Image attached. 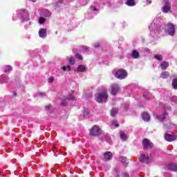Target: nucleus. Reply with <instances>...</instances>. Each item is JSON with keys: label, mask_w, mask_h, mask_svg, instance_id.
Listing matches in <instances>:
<instances>
[{"label": "nucleus", "mask_w": 177, "mask_h": 177, "mask_svg": "<svg viewBox=\"0 0 177 177\" xmlns=\"http://www.w3.org/2000/svg\"><path fill=\"white\" fill-rule=\"evenodd\" d=\"M142 146L144 149H151L153 142H150V140L145 138L142 140Z\"/></svg>", "instance_id": "9b49d317"}, {"label": "nucleus", "mask_w": 177, "mask_h": 177, "mask_svg": "<svg viewBox=\"0 0 177 177\" xmlns=\"http://www.w3.org/2000/svg\"><path fill=\"white\" fill-rule=\"evenodd\" d=\"M38 34H39V38H42L43 39H45V38L48 37V33L46 32V29L45 28H40L39 30Z\"/></svg>", "instance_id": "f8f14e48"}, {"label": "nucleus", "mask_w": 177, "mask_h": 177, "mask_svg": "<svg viewBox=\"0 0 177 177\" xmlns=\"http://www.w3.org/2000/svg\"><path fill=\"white\" fill-rule=\"evenodd\" d=\"M147 2V5H151V0H146Z\"/></svg>", "instance_id": "79ce46f5"}, {"label": "nucleus", "mask_w": 177, "mask_h": 177, "mask_svg": "<svg viewBox=\"0 0 177 177\" xmlns=\"http://www.w3.org/2000/svg\"><path fill=\"white\" fill-rule=\"evenodd\" d=\"M22 12L24 13V15H26V16H27V10H24Z\"/></svg>", "instance_id": "c03bdc74"}, {"label": "nucleus", "mask_w": 177, "mask_h": 177, "mask_svg": "<svg viewBox=\"0 0 177 177\" xmlns=\"http://www.w3.org/2000/svg\"><path fill=\"white\" fill-rule=\"evenodd\" d=\"M89 47L84 46L81 47V50H84L85 52L89 51Z\"/></svg>", "instance_id": "f704fd0d"}, {"label": "nucleus", "mask_w": 177, "mask_h": 177, "mask_svg": "<svg viewBox=\"0 0 177 177\" xmlns=\"http://www.w3.org/2000/svg\"><path fill=\"white\" fill-rule=\"evenodd\" d=\"M154 59L158 60L159 62L162 61V55L160 54H157L154 55Z\"/></svg>", "instance_id": "a878e982"}, {"label": "nucleus", "mask_w": 177, "mask_h": 177, "mask_svg": "<svg viewBox=\"0 0 177 177\" xmlns=\"http://www.w3.org/2000/svg\"><path fill=\"white\" fill-rule=\"evenodd\" d=\"M120 161H121V162L123 164H128V162H127V158L125 156H121L120 158Z\"/></svg>", "instance_id": "c85d7f7f"}, {"label": "nucleus", "mask_w": 177, "mask_h": 177, "mask_svg": "<svg viewBox=\"0 0 177 177\" xmlns=\"http://www.w3.org/2000/svg\"><path fill=\"white\" fill-rule=\"evenodd\" d=\"M62 71H71V66L70 65L64 66L61 68Z\"/></svg>", "instance_id": "4be33fe9"}, {"label": "nucleus", "mask_w": 177, "mask_h": 177, "mask_svg": "<svg viewBox=\"0 0 177 177\" xmlns=\"http://www.w3.org/2000/svg\"><path fill=\"white\" fill-rule=\"evenodd\" d=\"M75 57L77 58V59H78V60H82V55H81L80 54H76L75 55Z\"/></svg>", "instance_id": "e433bc0d"}, {"label": "nucleus", "mask_w": 177, "mask_h": 177, "mask_svg": "<svg viewBox=\"0 0 177 177\" xmlns=\"http://www.w3.org/2000/svg\"><path fill=\"white\" fill-rule=\"evenodd\" d=\"M91 10L93 12H99V10L95 6H91Z\"/></svg>", "instance_id": "58836bf2"}, {"label": "nucleus", "mask_w": 177, "mask_h": 177, "mask_svg": "<svg viewBox=\"0 0 177 177\" xmlns=\"http://www.w3.org/2000/svg\"><path fill=\"white\" fill-rule=\"evenodd\" d=\"M37 95L38 97H45V96H46V93H42V92L37 93Z\"/></svg>", "instance_id": "2f4dec72"}, {"label": "nucleus", "mask_w": 177, "mask_h": 177, "mask_svg": "<svg viewBox=\"0 0 177 177\" xmlns=\"http://www.w3.org/2000/svg\"><path fill=\"white\" fill-rule=\"evenodd\" d=\"M114 77L118 80H125L128 78V72L124 69H120L115 72Z\"/></svg>", "instance_id": "7ed1b4c3"}, {"label": "nucleus", "mask_w": 177, "mask_h": 177, "mask_svg": "<svg viewBox=\"0 0 177 177\" xmlns=\"http://www.w3.org/2000/svg\"><path fill=\"white\" fill-rule=\"evenodd\" d=\"M114 127H115V128H118V127H120V124L117 123L116 121H112V123L111 124V128H114Z\"/></svg>", "instance_id": "cd10ccee"}, {"label": "nucleus", "mask_w": 177, "mask_h": 177, "mask_svg": "<svg viewBox=\"0 0 177 177\" xmlns=\"http://www.w3.org/2000/svg\"><path fill=\"white\" fill-rule=\"evenodd\" d=\"M165 139L167 142H174L176 139V134H166L165 136Z\"/></svg>", "instance_id": "ddd939ff"}, {"label": "nucleus", "mask_w": 177, "mask_h": 177, "mask_svg": "<svg viewBox=\"0 0 177 177\" xmlns=\"http://www.w3.org/2000/svg\"><path fill=\"white\" fill-rule=\"evenodd\" d=\"M120 139L121 140H122L123 142H125L126 140H128V135H127V133H125V132L124 131H120Z\"/></svg>", "instance_id": "f3484780"}, {"label": "nucleus", "mask_w": 177, "mask_h": 177, "mask_svg": "<svg viewBox=\"0 0 177 177\" xmlns=\"http://www.w3.org/2000/svg\"><path fill=\"white\" fill-rule=\"evenodd\" d=\"M124 176H125V177H129V174H124Z\"/></svg>", "instance_id": "a18cd8bd"}, {"label": "nucleus", "mask_w": 177, "mask_h": 177, "mask_svg": "<svg viewBox=\"0 0 177 177\" xmlns=\"http://www.w3.org/2000/svg\"><path fill=\"white\" fill-rule=\"evenodd\" d=\"M10 71H12V66H7L5 67L4 72L5 73H9Z\"/></svg>", "instance_id": "c756f323"}, {"label": "nucleus", "mask_w": 177, "mask_h": 177, "mask_svg": "<svg viewBox=\"0 0 177 177\" xmlns=\"http://www.w3.org/2000/svg\"><path fill=\"white\" fill-rule=\"evenodd\" d=\"M58 2H59V3H62V2H63V0H58Z\"/></svg>", "instance_id": "de8ad7c7"}, {"label": "nucleus", "mask_w": 177, "mask_h": 177, "mask_svg": "<svg viewBox=\"0 0 177 177\" xmlns=\"http://www.w3.org/2000/svg\"><path fill=\"white\" fill-rule=\"evenodd\" d=\"M149 29L152 37H156V35H157V34L158 33V28H157V24L154 23L150 24V26H149Z\"/></svg>", "instance_id": "1a4fd4ad"}, {"label": "nucleus", "mask_w": 177, "mask_h": 177, "mask_svg": "<svg viewBox=\"0 0 177 177\" xmlns=\"http://www.w3.org/2000/svg\"><path fill=\"white\" fill-rule=\"evenodd\" d=\"M169 77V73L167 71H164L160 74V77L165 79V78H168Z\"/></svg>", "instance_id": "b1692460"}, {"label": "nucleus", "mask_w": 177, "mask_h": 177, "mask_svg": "<svg viewBox=\"0 0 177 177\" xmlns=\"http://www.w3.org/2000/svg\"><path fill=\"white\" fill-rule=\"evenodd\" d=\"M151 160H153V158L151 157V153H142L139 158V160L141 162H145V164H149V162H151Z\"/></svg>", "instance_id": "39448f33"}, {"label": "nucleus", "mask_w": 177, "mask_h": 177, "mask_svg": "<svg viewBox=\"0 0 177 177\" xmlns=\"http://www.w3.org/2000/svg\"><path fill=\"white\" fill-rule=\"evenodd\" d=\"M108 97L109 95L107 94V91L104 90L101 91L97 96V102L98 103H106V102H107Z\"/></svg>", "instance_id": "20e7f679"}, {"label": "nucleus", "mask_w": 177, "mask_h": 177, "mask_svg": "<svg viewBox=\"0 0 177 177\" xmlns=\"http://www.w3.org/2000/svg\"><path fill=\"white\" fill-rule=\"evenodd\" d=\"M143 97H145V99H149V97H150V93H144Z\"/></svg>", "instance_id": "c9c22d12"}, {"label": "nucleus", "mask_w": 177, "mask_h": 177, "mask_svg": "<svg viewBox=\"0 0 177 177\" xmlns=\"http://www.w3.org/2000/svg\"><path fill=\"white\" fill-rule=\"evenodd\" d=\"M52 106H50V105H48V106H46V109H47V110H50V108H51Z\"/></svg>", "instance_id": "37998d69"}, {"label": "nucleus", "mask_w": 177, "mask_h": 177, "mask_svg": "<svg viewBox=\"0 0 177 177\" xmlns=\"http://www.w3.org/2000/svg\"><path fill=\"white\" fill-rule=\"evenodd\" d=\"M172 86L174 89H177V79H174L172 82Z\"/></svg>", "instance_id": "7c9ffc66"}, {"label": "nucleus", "mask_w": 177, "mask_h": 177, "mask_svg": "<svg viewBox=\"0 0 177 177\" xmlns=\"http://www.w3.org/2000/svg\"><path fill=\"white\" fill-rule=\"evenodd\" d=\"M131 57L133 59H139L140 57V55L139 54V52L136 50H133L131 51Z\"/></svg>", "instance_id": "dca6fc26"}, {"label": "nucleus", "mask_w": 177, "mask_h": 177, "mask_svg": "<svg viewBox=\"0 0 177 177\" xmlns=\"http://www.w3.org/2000/svg\"><path fill=\"white\" fill-rule=\"evenodd\" d=\"M9 81L8 77H5L3 76L0 77V83L1 84H6Z\"/></svg>", "instance_id": "5701e85b"}, {"label": "nucleus", "mask_w": 177, "mask_h": 177, "mask_svg": "<svg viewBox=\"0 0 177 177\" xmlns=\"http://www.w3.org/2000/svg\"><path fill=\"white\" fill-rule=\"evenodd\" d=\"M113 158V153L110 151H106L104 153V160L110 161Z\"/></svg>", "instance_id": "4468645a"}, {"label": "nucleus", "mask_w": 177, "mask_h": 177, "mask_svg": "<svg viewBox=\"0 0 177 177\" xmlns=\"http://www.w3.org/2000/svg\"><path fill=\"white\" fill-rule=\"evenodd\" d=\"M55 81V77H49V79H48V82L50 83V84H52V83H53V82Z\"/></svg>", "instance_id": "4c0bfd02"}, {"label": "nucleus", "mask_w": 177, "mask_h": 177, "mask_svg": "<svg viewBox=\"0 0 177 177\" xmlns=\"http://www.w3.org/2000/svg\"><path fill=\"white\" fill-rule=\"evenodd\" d=\"M142 118L143 120L145 121H150V115H149L148 113H144L142 115Z\"/></svg>", "instance_id": "aec40b11"}, {"label": "nucleus", "mask_w": 177, "mask_h": 177, "mask_svg": "<svg viewBox=\"0 0 177 177\" xmlns=\"http://www.w3.org/2000/svg\"><path fill=\"white\" fill-rule=\"evenodd\" d=\"M31 2H37V0H30Z\"/></svg>", "instance_id": "49530a36"}, {"label": "nucleus", "mask_w": 177, "mask_h": 177, "mask_svg": "<svg viewBox=\"0 0 177 177\" xmlns=\"http://www.w3.org/2000/svg\"><path fill=\"white\" fill-rule=\"evenodd\" d=\"M126 107H127V108L129 107V105L127 104V105H126Z\"/></svg>", "instance_id": "09e8293b"}, {"label": "nucleus", "mask_w": 177, "mask_h": 177, "mask_svg": "<svg viewBox=\"0 0 177 177\" xmlns=\"http://www.w3.org/2000/svg\"><path fill=\"white\" fill-rule=\"evenodd\" d=\"M169 169L171 171H177V165H170Z\"/></svg>", "instance_id": "473e14b6"}, {"label": "nucleus", "mask_w": 177, "mask_h": 177, "mask_svg": "<svg viewBox=\"0 0 177 177\" xmlns=\"http://www.w3.org/2000/svg\"><path fill=\"white\" fill-rule=\"evenodd\" d=\"M118 113V109H113L111 111V117H115Z\"/></svg>", "instance_id": "393cba45"}, {"label": "nucleus", "mask_w": 177, "mask_h": 177, "mask_svg": "<svg viewBox=\"0 0 177 177\" xmlns=\"http://www.w3.org/2000/svg\"><path fill=\"white\" fill-rule=\"evenodd\" d=\"M51 15L52 14L50 13V11H49V10H46V12H44V14L45 17H50Z\"/></svg>", "instance_id": "72a5a7b5"}, {"label": "nucleus", "mask_w": 177, "mask_h": 177, "mask_svg": "<svg viewBox=\"0 0 177 177\" xmlns=\"http://www.w3.org/2000/svg\"><path fill=\"white\" fill-rule=\"evenodd\" d=\"M162 10L163 13H169V12H171V3L168 1H165Z\"/></svg>", "instance_id": "9d476101"}, {"label": "nucleus", "mask_w": 177, "mask_h": 177, "mask_svg": "<svg viewBox=\"0 0 177 177\" xmlns=\"http://www.w3.org/2000/svg\"><path fill=\"white\" fill-rule=\"evenodd\" d=\"M168 66H169L168 62L165 61L160 64V68H162V70H167V68H168Z\"/></svg>", "instance_id": "6ab92c4d"}, {"label": "nucleus", "mask_w": 177, "mask_h": 177, "mask_svg": "<svg viewBox=\"0 0 177 177\" xmlns=\"http://www.w3.org/2000/svg\"><path fill=\"white\" fill-rule=\"evenodd\" d=\"M39 24H44V23H45V19L44 18L39 19Z\"/></svg>", "instance_id": "ea45409f"}, {"label": "nucleus", "mask_w": 177, "mask_h": 177, "mask_svg": "<svg viewBox=\"0 0 177 177\" xmlns=\"http://www.w3.org/2000/svg\"><path fill=\"white\" fill-rule=\"evenodd\" d=\"M102 133V130L97 125H94L90 130L91 136H99Z\"/></svg>", "instance_id": "0eeeda50"}, {"label": "nucleus", "mask_w": 177, "mask_h": 177, "mask_svg": "<svg viewBox=\"0 0 177 177\" xmlns=\"http://www.w3.org/2000/svg\"><path fill=\"white\" fill-rule=\"evenodd\" d=\"M165 31L166 34L174 37L175 35V25L171 24H168L166 25Z\"/></svg>", "instance_id": "423d86ee"}, {"label": "nucleus", "mask_w": 177, "mask_h": 177, "mask_svg": "<svg viewBox=\"0 0 177 177\" xmlns=\"http://www.w3.org/2000/svg\"><path fill=\"white\" fill-rule=\"evenodd\" d=\"M67 60L70 63V64H75V59H74V57L67 58Z\"/></svg>", "instance_id": "bb28decb"}, {"label": "nucleus", "mask_w": 177, "mask_h": 177, "mask_svg": "<svg viewBox=\"0 0 177 177\" xmlns=\"http://www.w3.org/2000/svg\"><path fill=\"white\" fill-rule=\"evenodd\" d=\"M73 100H75V91H71L68 97L61 100V104L62 106H66L67 104L70 103V102H73Z\"/></svg>", "instance_id": "f03ea898"}, {"label": "nucleus", "mask_w": 177, "mask_h": 177, "mask_svg": "<svg viewBox=\"0 0 177 177\" xmlns=\"http://www.w3.org/2000/svg\"><path fill=\"white\" fill-rule=\"evenodd\" d=\"M126 5H127V6H135L136 3H135V1L133 0H127L125 1Z\"/></svg>", "instance_id": "412c9836"}, {"label": "nucleus", "mask_w": 177, "mask_h": 177, "mask_svg": "<svg viewBox=\"0 0 177 177\" xmlns=\"http://www.w3.org/2000/svg\"><path fill=\"white\" fill-rule=\"evenodd\" d=\"M75 71H76V73H85L86 71V67L85 65L80 64L77 66Z\"/></svg>", "instance_id": "2eb2a0df"}, {"label": "nucleus", "mask_w": 177, "mask_h": 177, "mask_svg": "<svg viewBox=\"0 0 177 177\" xmlns=\"http://www.w3.org/2000/svg\"><path fill=\"white\" fill-rule=\"evenodd\" d=\"M94 48H99L100 46V43L97 42L93 44Z\"/></svg>", "instance_id": "a19ab883"}, {"label": "nucleus", "mask_w": 177, "mask_h": 177, "mask_svg": "<svg viewBox=\"0 0 177 177\" xmlns=\"http://www.w3.org/2000/svg\"><path fill=\"white\" fill-rule=\"evenodd\" d=\"M109 91L113 96H115L121 91V88L118 84H113L110 86Z\"/></svg>", "instance_id": "6e6552de"}, {"label": "nucleus", "mask_w": 177, "mask_h": 177, "mask_svg": "<svg viewBox=\"0 0 177 177\" xmlns=\"http://www.w3.org/2000/svg\"><path fill=\"white\" fill-rule=\"evenodd\" d=\"M91 115L92 113H91L88 109H84L83 112V117H84V118H89Z\"/></svg>", "instance_id": "a211bd4d"}, {"label": "nucleus", "mask_w": 177, "mask_h": 177, "mask_svg": "<svg viewBox=\"0 0 177 177\" xmlns=\"http://www.w3.org/2000/svg\"><path fill=\"white\" fill-rule=\"evenodd\" d=\"M156 120L160 122H162L165 125H168L169 122H171V119L169 118V115H168V113L164 112L161 115H156Z\"/></svg>", "instance_id": "f257e3e1"}]
</instances>
